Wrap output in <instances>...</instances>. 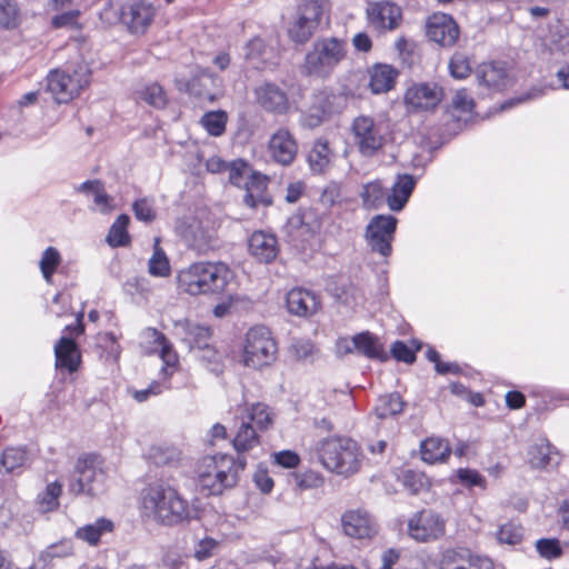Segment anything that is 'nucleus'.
I'll list each match as a JSON object with an SVG mask.
<instances>
[{
  "label": "nucleus",
  "instance_id": "nucleus-25",
  "mask_svg": "<svg viewBox=\"0 0 569 569\" xmlns=\"http://www.w3.org/2000/svg\"><path fill=\"white\" fill-rule=\"evenodd\" d=\"M248 248L250 254L261 263L272 262L279 253L276 236L263 231H256L251 234Z\"/></svg>",
  "mask_w": 569,
  "mask_h": 569
},
{
  "label": "nucleus",
  "instance_id": "nucleus-44",
  "mask_svg": "<svg viewBox=\"0 0 569 569\" xmlns=\"http://www.w3.org/2000/svg\"><path fill=\"white\" fill-rule=\"evenodd\" d=\"M551 460V447L546 440L533 443L528 450V461L533 468H546Z\"/></svg>",
  "mask_w": 569,
  "mask_h": 569
},
{
  "label": "nucleus",
  "instance_id": "nucleus-38",
  "mask_svg": "<svg viewBox=\"0 0 569 569\" xmlns=\"http://www.w3.org/2000/svg\"><path fill=\"white\" fill-rule=\"evenodd\" d=\"M130 218L128 214H120L111 224L106 241L112 248L124 247L130 242L128 226Z\"/></svg>",
  "mask_w": 569,
  "mask_h": 569
},
{
  "label": "nucleus",
  "instance_id": "nucleus-56",
  "mask_svg": "<svg viewBox=\"0 0 569 569\" xmlns=\"http://www.w3.org/2000/svg\"><path fill=\"white\" fill-rule=\"evenodd\" d=\"M170 388H171L170 382L163 381L161 379L154 380L148 386V388L141 389V390H134L132 392V397L138 402H143V401L148 400V398L150 396H158V395L162 393L164 390H168Z\"/></svg>",
  "mask_w": 569,
  "mask_h": 569
},
{
  "label": "nucleus",
  "instance_id": "nucleus-64",
  "mask_svg": "<svg viewBox=\"0 0 569 569\" xmlns=\"http://www.w3.org/2000/svg\"><path fill=\"white\" fill-rule=\"evenodd\" d=\"M141 337L147 343H152L159 349L169 343V340L166 338V336L154 328H146L141 332Z\"/></svg>",
  "mask_w": 569,
  "mask_h": 569
},
{
  "label": "nucleus",
  "instance_id": "nucleus-21",
  "mask_svg": "<svg viewBox=\"0 0 569 569\" xmlns=\"http://www.w3.org/2000/svg\"><path fill=\"white\" fill-rule=\"evenodd\" d=\"M337 99L338 97L328 89L315 93L311 107L301 114V126L305 128H316L320 126L327 116L337 111L335 107Z\"/></svg>",
  "mask_w": 569,
  "mask_h": 569
},
{
  "label": "nucleus",
  "instance_id": "nucleus-2",
  "mask_svg": "<svg viewBox=\"0 0 569 569\" xmlns=\"http://www.w3.org/2000/svg\"><path fill=\"white\" fill-rule=\"evenodd\" d=\"M244 457H233L229 453L207 455L199 459L196 466L198 485L209 495H221L232 488L239 480V473L246 468Z\"/></svg>",
  "mask_w": 569,
  "mask_h": 569
},
{
  "label": "nucleus",
  "instance_id": "nucleus-52",
  "mask_svg": "<svg viewBox=\"0 0 569 569\" xmlns=\"http://www.w3.org/2000/svg\"><path fill=\"white\" fill-rule=\"evenodd\" d=\"M149 457L156 465H169L179 459V451L169 446H153L150 449Z\"/></svg>",
  "mask_w": 569,
  "mask_h": 569
},
{
  "label": "nucleus",
  "instance_id": "nucleus-31",
  "mask_svg": "<svg viewBox=\"0 0 569 569\" xmlns=\"http://www.w3.org/2000/svg\"><path fill=\"white\" fill-rule=\"evenodd\" d=\"M113 530L114 523L108 518L100 517L92 523L79 527L74 531V538L91 547H96L104 535L111 533Z\"/></svg>",
  "mask_w": 569,
  "mask_h": 569
},
{
  "label": "nucleus",
  "instance_id": "nucleus-37",
  "mask_svg": "<svg viewBox=\"0 0 569 569\" xmlns=\"http://www.w3.org/2000/svg\"><path fill=\"white\" fill-rule=\"evenodd\" d=\"M137 97L139 100L157 109H162L168 103L167 93L158 82L143 84L137 90Z\"/></svg>",
  "mask_w": 569,
  "mask_h": 569
},
{
  "label": "nucleus",
  "instance_id": "nucleus-11",
  "mask_svg": "<svg viewBox=\"0 0 569 569\" xmlns=\"http://www.w3.org/2000/svg\"><path fill=\"white\" fill-rule=\"evenodd\" d=\"M219 222L210 216L193 219L181 232L189 249L197 254H207L219 248Z\"/></svg>",
  "mask_w": 569,
  "mask_h": 569
},
{
  "label": "nucleus",
  "instance_id": "nucleus-30",
  "mask_svg": "<svg viewBox=\"0 0 569 569\" xmlns=\"http://www.w3.org/2000/svg\"><path fill=\"white\" fill-rule=\"evenodd\" d=\"M56 367L68 372L78 370L80 365V352L73 339L61 337L54 346Z\"/></svg>",
  "mask_w": 569,
  "mask_h": 569
},
{
  "label": "nucleus",
  "instance_id": "nucleus-45",
  "mask_svg": "<svg viewBox=\"0 0 569 569\" xmlns=\"http://www.w3.org/2000/svg\"><path fill=\"white\" fill-rule=\"evenodd\" d=\"M159 356L163 362L160 370V379L169 382V379L179 368V357L172 345L169 342L159 350Z\"/></svg>",
  "mask_w": 569,
  "mask_h": 569
},
{
  "label": "nucleus",
  "instance_id": "nucleus-16",
  "mask_svg": "<svg viewBox=\"0 0 569 569\" xmlns=\"http://www.w3.org/2000/svg\"><path fill=\"white\" fill-rule=\"evenodd\" d=\"M442 99V89L433 82L410 86L405 93V104L410 112L435 109Z\"/></svg>",
  "mask_w": 569,
  "mask_h": 569
},
{
  "label": "nucleus",
  "instance_id": "nucleus-20",
  "mask_svg": "<svg viewBox=\"0 0 569 569\" xmlns=\"http://www.w3.org/2000/svg\"><path fill=\"white\" fill-rule=\"evenodd\" d=\"M258 104L267 112L282 116L290 111L287 92L273 82H263L254 90Z\"/></svg>",
  "mask_w": 569,
  "mask_h": 569
},
{
  "label": "nucleus",
  "instance_id": "nucleus-18",
  "mask_svg": "<svg viewBox=\"0 0 569 569\" xmlns=\"http://www.w3.org/2000/svg\"><path fill=\"white\" fill-rule=\"evenodd\" d=\"M475 76L478 84L491 92H501L512 84L506 63L499 61L480 63L475 70Z\"/></svg>",
  "mask_w": 569,
  "mask_h": 569
},
{
  "label": "nucleus",
  "instance_id": "nucleus-32",
  "mask_svg": "<svg viewBox=\"0 0 569 569\" xmlns=\"http://www.w3.org/2000/svg\"><path fill=\"white\" fill-rule=\"evenodd\" d=\"M177 327L182 330V340L189 346L190 350H201L208 347L211 337L209 327L188 320L178 323Z\"/></svg>",
  "mask_w": 569,
  "mask_h": 569
},
{
  "label": "nucleus",
  "instance_id": "nucleus-39",
  "mask_svg": "<svg viewBox=\"0 0 569 569\" xmlns=\"http://www.w3.org/2000/svg\"><path fill=\"white\" fill-rule=\"evenodd\" d=\"M330 159L331 151L329 149L328 142L322 140L315 142L308 156V162L312 172H325L330 164Z\"/></svg>",
  "mask_w": 569,
  "mask_h": 569
},
{
  "label": "nucleus",
  "instance_id": "nucleus-8",
  "mask_svg": "<svg viewBox=\"0 0 569 569\" xmlns=\"http://www.w3.org/2000/svg\"><path fill=\"white\" fill-rule=\"evenodd\" d=\"M91 81V71L84 63L77 64L72 71L51 70L47 76V90L58 103H68L84 90Z\"/></svg>",
  "mask_w": 569,
  "mask_h": 569
},
{
  "label": "nucleus",
  "instance_id": "nucleus-15",
  "mask_svg": "<svg viewBox=\"0 0 569 569\" xmlns=\"http://www.w3.org/2000/svg\"><path fill=\"white\" fill-rule=\"evenodd\" d=\"M407 530L413 540L431 542L445 536L446 520L433 510H421L409 518Z\"/></svg>",
  "mask_w": 569,
  "mask_h": 569
},
{
  "label": "nucleus",
  "instance_id": "nucleus-7",
  "mask_svg": "<svg viewBox=\"0 0 569 569\" xmlns=\"http://www.w3.org/2000/svg\"><path fill=\"white\" fill-rule=\"evenodd\" d=\"M278 355V345L264 326L250 328L244 337L242 362L246 367L261 370L271 366Z\"/></svg>",
  "mask_w": 569,
  "mask_h": 569
},
{
  "label": "nucleus",
  "instance_id": "nucleus-36",
  "mask_svg": "<svg viewBox=\"0 0 569 569\" xmlns=\"http://www.w3.org/2000/svg\"><path fill=\"white\" fill-rule=\"evenodd\" d=\"M365 209H379L383 206L387 193L380 180L363 184L359 194Z\"/></svg>",
  "mask_w": 569,
  "mask_h": 569
},
{
  "label": "nucleus",
  "instance_id": "nucleus-5",
  "mask_svg": "<svg viewBox=\"0 0 569 569\" xmlns=\"http://www.w3.org/2000/svg\"><path fill=\"white\" fill-rule=\"evenodd\" d=\"M239 419V427L232 439V446L238 457L260 447V432L268 430L272 425V415L264 403L247 406Z\"/></svg>",
  "mask_w": 569,
  "mask_h": 569
},
{
  "label": "nucleus",
  "instance_id": "nucleus-51",
  "mask_svg": "<svg viewBox=\"0 0 569 569\" xmlns=\"http://www.w3.org/2000/svg\"><path fill=\"white\" fill-rule=\"evenodd\" d=\"M536 549L540 557L547 560L560 558L562 549L558 539L541 538L536 542Z\"/></svg>",
  "mask_w": 569,
  "mask_h": 569
},
{
  "label": "nucleus",
  "instance_id": "nucleus-53",
  "mask_svg": "<svg viewBox=\"0 0 569 569\" xmlns=\"http://www.w3.org/2000/svg\"><path fill=\"white\" fill-rule=\"evenodd\" d=\"M132 210L139 221L147 223L152 222L157 217L154 203L148 198L136 200L132 204Z\"/></svg>",
  "mask_w": 569,
  "mask_h": 569
},
{
  "label": "nucleus",
  "instance_id": "nucleus-27",
  "mask_svg": "<svg viewBox=\"0 0 569 569\" xmlns=\"http://www.w3.org/2000/svg\"><path fill=\"white\" fill-rule=\"evenodd\" d=\"M74 190L88 197H92L93 204L90 207L92 211L109 214L116 208L114 199L107 193L103 182L98 179L87 180L74 187Z\"/></svg>",
  "mask_w": 569,
  "mask_h": 569
},
{
  "label": "nucleus",
  "instance_id": "nucleus-63",
  "mask_svg": "<svg viewBox=\"0 0 569 569\" xmlns=\"http://www.w3.org/2000/svg\"><path fill=\"white\" fill-rule=\"evenodd\" d=\"M78 10H70L67 12H62L52 18V26L56 28L70 27L73 28L78 23L79 17Z\"/></svg>",
  "mask_w": 569,
  "mask_h": 569
},
{
  "label": "nucleus",
  "instance_id": "nucleus-24",
  "mask_svg": "<svg viewBox=\"0 0 569 569\" xmlns=\"http://www.w3.org/2000/svg\"><path fill=\"white\" fill-rule=\"evenodd\" d=\"M367 13L377 28L388 30L398 28L402 19L401 8L388 0L369 3Z\"/></svg>",
  "mask_w": 569,
  "mask_h": 569
},
{
  "label": "nucleus",
  "instance_id": "nucleus-60",
  "mask_svg": "<svg viewBox=\"0 0 569 569\" xmlns=\"http://www.w3.org/2000/svg\"><path fill=\"white\" fill-rule=\"evenodd\" d=\"M452 108L456 111L468 113L471 112L475 108V101L469 96L466 89H460L456 92L452 99Z\"/></svg>",
  "mask_w": 569,
  "mask_h": 569
},
{
  "label": "nucleus",
  "instance_id": "nucleus-26",
  "mask_svg": "<svg viewBox=\"0 0 569 569\" xmlns=\"http://www.w3.org/2000/svg\"><path fill=\"white\" fill-rule=\"evenodd\" d=\"M287 309L291 315L309 317L317 312L320 307L316 293L303 288H293L287 293Z\"/></svg>",
  "mask_w": 569,
  "mask_h": 569
},
{
  "label": "nucleus",
  "instance_id": "nucleus-34",
  "mask_svg": "<svg viewBox=\"0 0 569 569\" xmlns=\"http://www.w3.org/2000/svg\"><path fill=\"white\" fill-rule=\"evenodd\" d=\"M62 493V485L59 481L50 482L36 498V508L40 513H48L57 510L60 506L59 498Z\"/></svg>",
  "mask_w": 569,
  "mask_h": 569
},
{
  "label": "nucleus",
  "instance_id": "nucleus-59",
  "mask_svg": "<svg viewBox=\"0 0 569 569\" xmlns=\"http://www.w3.org/2000/svg\"><path fill=\"white\" fill-rule=\"evenodd\" d=\"M296 481L301 490L316 489L323 485V477L315 471H306L296 475Z\"/></svg>",
  "mask_w": 569,
  "mask_h": 569
},
{
  "label": "nucleus",
  "instance_id": "nucleus-61",
  "mask_svg": "<svg viewBox=\"0 0 569 569\" xmlns=\"http://www.w3.org/2000/svg\"><path fill=\"white\" fill-rule=\"evenodd\" d=\"M272 460L276 465L287 469L296 468L300 463V457L297 452L291 450H282L272 455Z\"/></svg>",
  "mask_w": 569,
  "mask_h": 569
},
{
  "label": "nucleus",
  "instance_id": "nucleus-13",
  "mask_svg": "<svg viewBox=\"0 0 569 569\" xmlns=\"http://www.w3.org/2000/svg\"><path fill=\"white\" fill-rule=\"evenodd\" d=\"M328 8L327 0H302L297 19L289 29L290 38L297 43L306 42L319 27Z\"/></svg>",
  "mask_w": 569,
  "mask_h": 569
},
{
  "label": "nucleus",
  "instance_id": "nucleus-9",
  "mask_svg": "<svg viewBox=\"0 0 569 569\" xmlns=\"http://www.w3.org/2000/svg\"><path fill=\"white\" fill-rule=\"evenodd\" d=\"M355 147L363 157H373L382 149L389 136L387 124L371 116H358L351 123Z\"/></svg>",
  "mask_w": 569,
  "mask_h": 569
},
{
  "label": "nucleus",
  "instance_id": "nucleus-35",
  "mask_svg": "<svg viewBox=\"0 0 569 569\" xmlns=\"http://www.w3.org/2000/svg\"><path fill=\"white\" fill-rule=\"evenodd\" d=\"M62 263V256L56 247H47L40 257L39 269L42 278L48 284L53 283V276Z\"/></svg>",
  "mask_w": 569,
  "mask_h": 569
},
{
  "label": "nucleus",
  "instance_id": "nucleus-33",
  "mask_svg": "<svg viewBox=\"0 0 569 569\" xmlns=\"http://www.w3.org/2000/svg\"><path fill=\"white\" fill-rule=\"evenodd\" d=\"M421 458L428 463L443 462L451 453L449 442L439 437H429L421 442Z\"/></svg>",
  "mask_w": 569,
  "mask_h": 569
},
{
  "label": "nucleus",
  "instance_id": "nucleus-12",
  "mask_svg": "<svg viewBox=\"0 0 569 569\" xmlns=\"http://www.w3.org/2000/svg\"><path fill=\"white\" fill-rule=\"evenodd\" d=\"M111 13H113L114 18L119 19L131 33L143 34L154 19L156 8L152 3L144 0L133 1L117 8L112 3H109L103 9L102 16L110 19Z\"/></svg>",
  "mask_w": 569,
  "mask_h": 569
},
{
  "label": "nucleus",
  "instance_id": "nucleus-29",
  "mask_svg": "<svg viewBox=\"0 0 569 569\" xmlns=\"http://www.w3.org/2000/svg\"><path fill=\"white\" fill-rule=\"evenodd\" d=\"M369 88L379 94L390 91L396 83L398 71L390 64L376 63L368 69Z\"/></svg>",
  "mask_w": 569,
  "mask_h": 569
},
{
  "label": "nucleus",
  "instance_id": "nucleus-14",
  "mask_svg": "<svg viewBox=\"0 0 569 569\" xmlns=\"http://www.w3.org/2000/svg\"><path fill=\"white\" fill-rule=\"evenodd\" d=\"M398 220L391 214H377L371 218L366 228L365 238L368 246L382 257H389L392 252Z\"/></svg>",
  "mask_w": 569,
  "mask_h": 569
},
{
  "label": "nucleus",
  "instance_id": "nucleus-43",
  "mask_svg": "<svg viewBox=\"0 0 569 569\" xmlns=\"http://www.w3.org/2000/svg\"><path fill=\"white\" fill-rule=\"evenodd\" d=\"M228 116L224 111L206 112L200 120L201 126L212 137H220L226 131Z\"/></svg>",
  "mask_w": 569,
  "mask_h": 569
},
{
  "label": "nucleus",
  "instance_id": "nucleus-58",
  "mask_svg": "<svg viewBox=\"0 0 569 569\" xmlns=\"http://www.w3.org/2000/svg\"><path fill=\"white\" fill-rule=\"evenodd\" d=\"M199 359L206 363L210 371L218 373L222 370L221 356L210 345L199 350Z\"/></svg>",
  "mask_w": 569,
  "mask_h": 569
},
{
  "label": "nucleus",
  "instance_id": "nucleus-50",
  "mask_svg": "<svg viewBox=\"0 0 569 569\" xmlns=\"http://www.w3.org/2000/svg\"><path fill=\"white\" fill-rule=\"evenodd\" d=\"M523 529L520 525L508 522L502 525L498 532L497 539L500 543L517 545L522 540Z\"/></svg>",
  "mask_w": 569,
  "mask_h": 569
},
{
  "label": "nucleus",
  "instance_id": "nucleus-54",
  "mask_svg": "<svg viewBox=\"0 0 569 569\" xmlns=\"http://www.w3.org/2000/svg\"><path fill=\"white\" fill-rule=\"evenodd\" d=\"M227 170L229 171L230 183L238 187L243 182L244 176L250 174L252 171L248 162L242 159H237L228 163Z\"/></svg>",
  "mask_w": 569,
  "mask_h": 569
},
{
  "label": "nucleus",
  "instance_id": "nucleus-55",
  "mask_svg": "<svg viewBox=\"0 0 569 569\" xmlns=\"http://www.w3.org/2000/svg\"><path fill=\"white\" fill-rule=\"evenodd\" d=\"M457 477L459 481L471 488L479 487L481 489H486L487 481L483 476H481L477 470L469 468H460L457 470Z\"/></svg>",
  "mask_w": 569,
  "mask_h": 569
},
{
  "label": "nucleus",
  "instance_id": "nucleus-42",
  "mask_svg": "<svg viewBox=\"0 0 569 569\" xmlns=\"http://www.w3.org/2000/svg\"><path fill=\"white\" fill-rule=\"evenodd\" d=\"M21 12L16 0H0V28L12 30L19 27Z\"/></svg>",
  "mask_w": 569,
  "mask_h": 569
},
{
  "label": "nucleus",
  "instance_id": "nucleus-23",
  "mask_svg": "<svg viewBox=\"0 0 569 569\" xmlns=\"http://www.w3.org/2000/svg\"><path fill=\"white\" fill-rule=\"evenodd\" d=\"M343 532L356 539L371 538L376 531V522L372 517L362 509L347 510L341 517Z\"/></svg>",
  "mask_w": 569,
  "mask_h": 569
},
{
  "label": "nucleus",
  "instance_id": "nucleus-28",
  "mask_svg": "<svg viewBox=\"0 0 569 569\" xmlns=\"http://www.w3.org/2000/svg\"><path fill=\"white\" fill-rule=\"evenodd\" d=\"M416 186V179L408 173L399 174L387 193L386 202L391 211L405 208Z\"/></svg>",
  "mask_w": 569,
  "mask_h": 569
},
{
  "label": "nucleus",
  "instance_id": "nucleus-6",
  "mask_svg": "<svg viewBox=\"0 0 569 569\" xmlns=\"http://www.w3.org/2000/svg\"><path fill=\"white\" fill-rule=\"evenodd\" d=\"M347 43L338 38H322L306 53L302 72L312 78L327 79L346 59Z\"/></svg>",
  "mask_w": 569,
  "mask_h": 569
},
{
  "label": "nucleus",
  "instance_id": "nucleus-17",
  "mask_svg": "<svg viewBox=\"0 0 569 569\" xmlns=\"http://www.w3.org/2000/svg\"><path fill=\"white\" fill-rule=\"evenodd\" d=\"M439 569H493V563L467 548H451L442 552Z\"/></svg>",
  "mask_w": 569,
  "mask_h": 569
},
{
  "label": "nucleus",
  "instance_id": "nucleus-3",
  "mask_svg": "<svg viewBox=\"0 0 569 569\" xmlns=\"http://www.w3.org/2000/svg\"><path fill=\"white\" fill-rule=\"evenodd\" d=\"M232 272L223 262L198 261L181 269L177 274L178 288L190 296H219Z\"/></svg>",
  "mask_w": 569,
  "mask_h": 569
},
{
  "label": "nucleus",
  "instance_id": "nucleus-10",
  "mask_svg": "<svg viewBox=\"0 0 569 569\" xmlns=\"http://www.w3.org/2000/svg\"><path fill=\"white\" fill-rule=\"evenodd\" d=\"M104 472L99 456L82 455L78 458L69 491L74 495L97 496L103 491Z\"/></svg>",
  "mask_w": 569,
  "mask_h": 569
},
{
  "label": "nucleus",
  "instance_id": "nucleus-40",
  "mask_svg": "<svg viewBox=\"0 0 569 569\" xmlns=\"http://www.w3.org/2000/svg\"><path fill=\"white\" fill-rule=\"evenodd\" d=\"M159 238H156L152 256L148 261V271L153 277L166 278L171 272L169 259L160 247Z\"/></svg>",
  "mask_w": 569,
  "mask_h": 569
},
{
  "label": "nucleus",
  "instance_id": "nucleus-48",
  "mask_svg": "<svg viewBox=\"0 0 569 569\" xmlns=\"http://www.w3.org/2000/svg\"><path fill=\"white\" fill-rule=\"evenodd\" d=\"M402 483L413 495L427 491L430 487L429 478L423 472L416 470L405 471Z\"/></svg>",
  "mask_w": 569,
  "mask_h": 569
},
{
  "label": "nucleus",
  "instance_id": "nucleus-49",
  "mask_svg": "<svg viewBox=\"0 0 569 569\" xmlns=\"http://www.w3.org/2000/svg\"><path fill=\"white\" fill-rule=\"evenodd\" d=\"M28 460L27 451L23 448H7L0 459L6 472H12L22 467Z\"/></svg>",
  "mask_w": 569,
  "mask_h": 569
},
{
  "label": "nucleus",
  "instance_id": "nucleus-19",
  "mask_svg": "<svg viewBox=\"0 0 569 569\" xmlns=\"http://www.w3.org/2000/svg\"><path fill=\"white\" fill-rule=\"evenodd\" d=\"M270 158L281 166H290L298 153V143L293 134L287 128L276 130L267 146Z\"/></svg>",
  "mask_w": 569,
  "mask_h": 569
},
{
  "label": "nucleus",
  "instance_id": "nucleus-41",
  "mask_svg": "<svg viewBox=\"0 0 569 569\" xmlns=\"http://www.w3.org/2000/svg\"><path fill=\"white\" fill-rule=\"evenodd\" d=\"M405 402L399 393H390L379 397L375 411L378 418L386 419L402 412Z\"/></svg>",
  "mask_w": 569,
  "mask_h": 569
},
{
  "label": "nucleus",
  "instance_id": "nucleus-4",
  "mask_svg": "<svg viewBox=\"0 0 569 569\" xmlns=\"http://www.w3.org/2000/svg\"><path fill=\"white\" fill-rule=\"evenodd\" d=\"M321 465L330 472L349 478L358 473L363 461L360 446L348 437H329L318 448Z\"/></svg>",
  "mask_w": 569,
  "mask_h": 569
},
{
  "label": "nucleus",
  "instance_id": "nucleus-46",
  "mask_svg": "<svg viewBox=\"0 0 569 569\" xmlns=\"http://www.w3.org/2000/svg\"><path fill=\"white\" fill-rule=\"evenodd\" d=\"M356 350L368 358H380L382 355L381 346L377 338L370 332H361L355 336Z\"/></svg>",
  "mask_w": 569,
  "mask_h": 569
},
{
  "label": "nucleus",
  "instance_id": "nucleus-47",
  "mask_svg": "<svg viewBox=\"0 0 569 569\" xmlns=\"http://www.w3.org/2000/svg\"><path fill=\"white\" fill-rule=\"evenodd\" d=\"M448 69L450 76L456 80H465L472 72L470 59L462 52L453 53L449 60Z\"/></svg>",
  "mask_w": 569,
  "mask_h": 569
},
{
  "label": "nucleus",
  "instance_id": "nucleus-57",
  "mask_svg": "<svg viewBox=\"0 0 569 569\" xmlns=\"http://www.w3.org/2000/svg\"><path fill=\"white\" fill-rule=\"evenodd\" d=\"M268 182L269 178L266 174L252 170L244 182V188L246 191L256 192L264 197Z\"/></svg>",
  "mask_w": 569,
  "mask_h": 569
},
{
  "label": "nucleus",
  "instance_id": "nucleus-1",
  "mask_svg": "<svg viewBox=\"0 0 569 569\" xmlns=\"http://www.w3.org/2000/svg\"><path fill=\"white\" fill-rule=\"evenodd\" d=\"M143 517L166 526H174L190 518L188 501L171 486L154 483L141 492Z\"/></svg>",
  "mask_w": 569,
  "mask_h": 569
},
{
  "label": "nucleus",
  "instance_id": "nucleus-22",
  "mask_svg": "<svg viewBox=\"0 0 569 569\" xmlns=\"http://www.w3.org/2000/svg\"><path fill=\"white\" fill-rule=\"evenodd\" d=\"M428 38L441 47H452L459 38V27L446 13H435L427 20Z\"/></svg>",
  "mask_w": 569,
  "mask_h": 569
},
{
  "label": "nucleus",
  "instance_id": "nucleus-62",
  "mask_svg": "<svg viewBox=\"0 0 569 569\" xmlns=\"http://www.w3.org/2000/svg\"><path fill=\"white\" fill-rule=\"evenodd\" d=\"M390 351L392 357L399 361L412 363L416 360L415 351L411 350L403 341L393 342Z\"/></svg>",
  "mask_w": 569,
  "mask_h": 569
}]
</instances>
